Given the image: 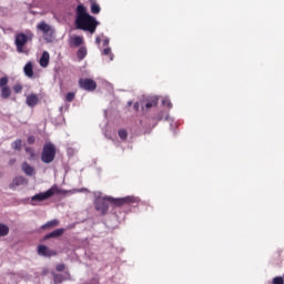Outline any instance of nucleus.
<instances>
[{
	"instance_id": "ddd939ff",
	"label": "nucleus",
	"mask_w": 284,
	"mask_h": 284,
	"mask_svg": "<svg viewBox=\"0 0 284 284\" xmlns=\"http://www.w3.org/2000/svg\"><path fill=\"white\" fill-rule=\"evenodd\" d=\"M41 68H48L50 65V53L48 51H43L40 58Z\"/></svg>"
},
{
	"instance_id": "e433bc0d",
	"label": "nucleus",
	"mask_w": 284,
	"mask_h": 284,
	"mask_svg": "<svg viewBox=\"0 0 284 284\" xmlns=\"http://www.w3.org/2000/svg\"><path fill=\"white\" fill-rule=\"evenodd\" d=\"M16 163H17V160H14V159L9 161L10 165H14Z\"/></svg>"
},
{
	"instance_id": "4c0bfd02",
	"label": "nucleus",
	"mask_w": 284,
	"mask_h": 284,
	"mask_svg": "<svg viewBox=\"0 0 284 284\" xmlns=\"http://www.w3.org/2000/svg\"><path fill=\"white\" fill-rule=\"evenodd\" d=\"M77 192H88V189H81V190H78Z\"/></svg>"
},
{
	"instance_id": "2f4dec72",
	"label": "nucleus",
	"mask_w": 284,
	"mask_h": 284,
	"mask_svg": "<svg viewBox=\"0 0 284 284\" xmlns=\"http://www.w3.org/2000/svg\"><path fill=\"white\" fill-rule=\"evenodd\" d=\"M36 141H37V138H34V135H31L27 139V142L29 145H34Z\"/></svg>"
},
{
	"instance_id": "1a4fd4ad",
	"label": "nucleus",
	"mask_w": 284,
	"mask_h": 284,
	"mask_svg": "<svg viewBox=\"0 0 284 284\" xmlns=\"http://www.w3.org/2000/svg\"><path fill=\"white\" fill-rule=\"evenodd\" d=\"M39 94L30 93L29 95H27L26 104L28 105V108H37V105H39Z\"/></svg>"
},
{
	"instance_id": "9d476101",
	"label": "nucleus",
	"mask_w": 284,
	"mask_h": 284,
	"mask_svg": "<svg viewBox=\"0 0 284 284\" xmlns=\"http://www.w3.org/2000/svg\"><path fill=\"white\" fill-rule=\"evenodd\" d=\"M19 185H28V180L24 176H17L13 179L9 187L14 190V187H19Z\"/></svg>"
},
{
	"instance_id": "39448f33",
	"label": "nucleus",
	"mask_w": 284,
	"mask_h": 284,
	"mask_svg": "<svg viewBox=\"0 0 284 284\" xmlns=\"http://www.w3.org/2000/svg\"><path fill=\"white\" fill-rule=\"evenodd\" d=\"M108 201L110 203H113V205H115L116 207H121L122 205H130V203H139V197L134 196V195H128L125 197H108Z\"/></svg>"
},
{
	"instance_id": "c9c22d12",
	"label": "nucleus",
	"mask_w": 284,
	"mask_h": 284,
	"mask_svg": "<svg viewBox=\"0 0 284 284\" xmlns=\"http://www.w3.org/2000/svg\"><path fill=\"white\" fill-rule=\"evenodd\" d=\"M95 43H97L98 45H100V44H101V38L98 37V38L95 39Z\"/></svg>"
},
{
	"instance_id": "7ed1b4c3",
	"label": "nucleus",
	"mask_w": 284,
	"mask_h": 284,
	"mask_svg": "<svg viewBox=\"0 0 284 284\" xmlns=\"http://www.w3.org/2000/svg\"><path fill=\"white\" fill-rule=\"evenodd\" d=\"M59 192V187L57 185L51 186L49 190L42 193H38L31 197V205H37V203H41L43 201H48V199H52Z\"/></svg>"
},
{
	"instance_id": "72a5a7b5",
	"label": "nucleus",
	"mask_w": 284,
	"mask_h": 284,
	"mask_svg": "<svg viewBox=\"0 0 284 284\" xmlns=\"http://www.w3.org/2000/svg\"><path fill=\"white\" fill-rule=\"evenodd\" d=\"M57 272H63L65 270V264H58L55 266Z\"/></svg>"
},
{
	"instance_id": "58836bf2",
	"label": "nucleus",
	"mask_w": 284,
	"mask_h": 284,
	"mask_svg": "<svg viewBox=\"0 0 284 284\" xmlns=\"http://www.w3.org/2000/svg\"><path fill=\"white\" fill-rule=\"evenodd\" d=\"M134 109L139 110V103L138 102L134 104Z\"/></svg>"
},
{
	"instance_id": "6ab92c4d",
	"label": "nucleus",
	"mask_w": 284,
	"mask_h": 284,
	"mask_svg": "<svg viewBox=\"0 0 284 284\" xmlns=\"http://www.w3.org/2000/svg\"><path fill=\"white\" fill-rule=\"evenodd\" d=\"M11 94H12V91L10 90V87H3L1 89V99H10Z\"/></svg>"
},
{
	"instance_id": "f8f14e48",
	"label": "nucleus",
	"mask_w": 284,
	"mask_h": 284,
	"mask_svg": "<svg viewBox=\"0 0 284 284\" xmlns=\"http://www.w3.org/2000/svg\"><path fill=\"white\" fill-rule=\"evenodd\" d=\"M22 172H24L27 176H34L37 174V171H34L33 166L28 162L22 163Z\"/></svg>"
},
{
	"instance_id": "9b49d317",
	"label": "nucleus",
	"mask_w": 284,
	"mask_h": 284,
	"mask_svg": "<svg viewBox=\"0 0 284 284\" xmlns=\"http://www.w3.org/2000/svg\"><path fill=\"white\" fill-rule=\"evenodd\" d=\"M69 45L72 48H79L80 45H83V37L81 36H72L69 39Z\"/></svg>"
},
{
	"instance_id": "f704fd0d",
	"label": "nucleus",
	"mask_w": 284,
	"mask_h": 284,
	"mask_svg": "<svg viewBox=\"0 0 284 284\" xmlns=\"http://www.w3.org/2000/svg\"><path fill=\"white\" fill-rule=\"evenodd\" d=\"M110 44V39H104L103 40V45H109Z\"/></svg>"
},
{
	"instance_id": "4be33fe9",
	"label": "nucleus",
	"mask_w": 284,
	"mask_h": 284,
	"mask_svg": "<svg viewBox=\"0 0 284 284\" xmlns=\"http://www.w3.org/2000/svg\"><path fill=\"white\" fill-rule=\"evenodd\" d=\"M8 234H10V227L6 224H0V237L8 236Z\"/></svg>"
},
{
	"instance_id": "f03ea898",
	"label": "nucleus",
	"mask_w": 284,
	"mask_h": 284,
	"mask_svg": "<svg viewBox=\"0 0 284 284\" xmlns=\"http://www.w3.org/2000/svg\"><path fill=\"white\" fill-rule=\"evenodd\" d=\"M33 37L34 34H32V32H29L28 34L23 32L16 34L14 45L19 54L26 53V49L23 48L29 41H32Z\"/></svg>"
},
{
	"instance_id": "412c9836",
	"label": "nucleus",
	"mask_w": 284,
	"mask_h": 284,
	"mask_svg": "<svg viewBox=\"0 0 284 284\" xmlns=\"http://www.w3.org/2000/svg\"><path fill=\"white\" fill-rule=\"evenodd\" d=\"M57 225H59V220H51L49 222H47L44 225H42V230H47L50 227H57Z\"/></svg>"
},
{
	"instance_id": "cd10ccee",
	"label": "nucleus",
	"mask_w": 284,
	"mask_h": 284,
	"mask_svg": "<svg viewBox=\"0 0 284 284\" xmlns=\"http://www.w3.org/2000/svg\"><path fill=\"white\" fill-rule=\"evenodd\" d=\"M22 90H23V85H21V83L13 85V91L16 92V94H20Z\"/></svg>"
},
{
	"instance_id": "c85d7f7f",
	"label": "nucleus",
	"mask_w": 284,
	"mask_h": 284,
	"mask_svg": "<svg viewBox=\"0 0 284 284\" xmlns=\"http://www.w3.org/2000/svg\"><path fill=\"white\" fill-rule=\"evenodd\" d=\"M21 143H22V141L20 139L16 140L13 142V150L20 151L21 150Z\"/></svg>"
},
{
	"instance_id": "dca6fc26",
	"label": "nucleus",
	"mask_w": 284,
	"mask_h": 284,
	"mask_svg": "<svg viewBox=\"0 0 284 284\" xmlns=\"http://www.w3.org/2000/svg\"><path fill=\"white\" fill-rule=\"evenodd\" d=\"M38 254L39 256H52V251L48 248L45 245L38 246Z\"/></svg>"
},
{
	"instance_id": "2eb2a0df",
	"label": "nucleus",
	"mask_w": 284,
	"mask_h": 284,
	"mask_svg": "<svg viewBox=\"0 0 284 284\" xmlns=\"http://www.w3.org/2000/svg\"><path fill=\"white\" fill-rule=\"evenodd\" d=\"M63 232H65V229H57L52 231L51 233L47 234L44 236L45 240L48 239H59V236H63Z\"/></svg>"
},
{
	"instance_id": "0eeeda50",
	"label": "nucleus",
	"mask_w": 284,
	"mask_h": 284,
	"mask_svg": "<svg viewBox=\"0 0 284 284\" xmlns=\"http://www.w3.org/2000/svg\"><path fill=\"white\" fill-rule=\"evenodd\" d=\"M110 196L105 197H97L94 201L95 210L97 212H100V214L105 215L108 214L109 205H108V199Z\"/></svg>"
},
{
	"instance_id": "f257e3e1",
	"label": "nucleus",
	"mask_w": 284,
	"mask_h": 284,
	"mask_svg": "<svg viewBox=\"0 0 284 284\" xmlns=\"http://www.w3.org/2000/svg\"><path fill=\"white\" fill-rule=\"evenodd\" d=\"M77 18H75V26L78 30H84V32H90V34H94L97 32V27L99 26V21L97 18L90 16L85 6L79 4L77 7Z\"/></svg>"
},
{
	"instance_id": "f3484780",
	"label": "nucleus",
	"mask_w": 284,
	"mask_h": 284,
	"mask_svg": "<svg viewBox=\"0 0 284 284\" xmlns=\"http://www.w3.org/2000/svg\"><path fill=\"white\" fill-rule=\"evenodd\" d=\"M26 77L32 78L34 75V70L32 68V62H28L23 68Z\"/></svg>"
},
{
	"instance_id": "5701e85b",
	"label": "nucleus",
	"mask_w": 284,
	"mask_h": 284,
	"mask_svg": "<svg viewBox=\"0 0 284 284\" xmlns=\"http://www.w3.org/2000/svg\"><path fill=\"white\" fill-rule=\"evenodd\" d=\"M63 281H65V278H63V275L53 274V283L54 284H61V283H63Z\"/></svg>"
},
{
	"instance_id": "423d86ee",
	"label": "nucleus",
	"mask_w": 284,
	"mask_h": 284,
	"mask_svg": "<svg viewBox=\"0 0 284 284\" xmlns=\"http://www.w3.org/2000/svg\"><path fill=\"white\" fill-rule=\"evenodd\" d=\"M38 30H40V32H42L45 41H48V43H51V41H53L54 39V29L52 27H50V24L45 23V22H40L37 26Z\"/></svg>"
},
{
	"instance_id": "393cba45",
	"label": "nucleus",
	"mask_w": 284,
	"mask_h": 284,
	"mask_svg": "<svg viewBox=\"0 0 284 284\" xmlns=\"http://www.w3.org/2000/svg\"><path fill=\"white\" fill-rule=\"evenodd\" d=\"M102 54H104L105 57L110 55V61L114 60V54H112V49H110V48H105L103 50Z\"/></svg>"
},
{
	"instance_id": "b1692460",
	"label": "nucleus",
	"mask_w": 284,
	"mask_h": 284,
	"mask_svg": "<svg viewBox=\"0 0 284 284\" xmlns=\"http://www.w3.org/2000/svg\"><path fill=\"white\" fill-rule=\"evenodd\" d=\"M26 152L27 154H29V161H32V159H34V156H37V154L34 153V149L28 146L26 148Z\"/></svg>"
},
{
	"instance_id": "c756f323",
	"label": "nucleus",
	"mask_w": 284,
	"mask_h": 284,
	"mask_svg": "<svg viewBox=\"0 0 284 284\" xmlns=\"http://www.w3.org/2000/svg\"><path fill=\"white\" fill-rule=\"evenodd\" d=\"M162 105H166V108L171 109L172 108V102L170 101V99L164 98L162 100Z\"/></svg>"
},
{
	"instance_id": "aec40b11",
	"label": "nucleus",
	"mask_w": 284,
	"mask_h": 284,
	"mask_svg": "<svg viewBox=\"0 0 284 284\" xmlns=\"http://www.w3.org/2000/svg\"><path fill=\"white\" fill-rule=\"evenodd\" d=\"M91 12L92 14H99L101 12V7L94 0L91 1Z\"/></svg>"
},
{
	"instance_id": "7c9ffc66",
	"label": "nucleus",
	"mask_w": 284,
	"mask_h": 284,
	"mask_svg": "<svg viewBox=\"0 0 284 284\" xmlns=\"http://www.w3.org/2000/svg\"><path fill=\"white\" fill-rule=\"evenodd\" d=\"M65 100L71 103V101H74V92L67 93Z\"/></svg>"
},
{
	"instance_id": "4468645a",
	"label": "nucleus",
	"mask_w": 284,
	"mask_h": 284,
	"mask_svg": "<svg viewBox=\"0 0 284 284\" xmlns=\"http://www.w3.org/2000/svg\"><path fill=\"white\" fill-rule=\"evenodd\" d=\"M159 104V98L152 97L148 100V102H141L142 108H146V110H150V108H154V105Z\"/></svg>"
},
{
	"instance_id": "20e7f679",
	"label": "nucleus",
	"mask_w": 284,
	"mask_h": 284,
	"mask_svg": "<svg viewBox=\"0 0 284 284\" xmlns=\"http://www.w3.org/2000/svg\"><path fill=\"white\" fill-rule=\"evenodd\" d=\"M57 156V148L52 143H45L42 149L41 161L42 163H52Z\"/></svg>"
},
{
	"instance_id": "473e14b6",
	"label": "nucleus",
	"mask_w": 284,
	"mask_h": 284,
	"mask_svg": "<svg viewBox=\"0 0 284 284\" xmlns=\"http://www.w3.org/2000/svg\"><path fill=\"white\" fill-rule=\"evenodd\" d=\"M273 284H284V280L281 276L273 278Z\"/></svg>"
},
{
	"instance_id": "a878e982",
	"label": "nucleus",
	"mask_w": 284,
	"mask_h": 284,
	"mask_svg": "<svg viewBox=\"0 0 284 284\" xmlns=\"http://www.w3.org/2000/svg\"><path fill=\"white\" fill-rule=\"evenodd\" d=\"M120 139H122V141H125V139H128V131H125V129H121L118 132Z\"/></svg>"
},
{
	"instance_id": "bb28decb",
	"label": "nucleus",
	"mask_w": 284,
	"mask_h": 284,
	"mask_svg": "<svg viewBox=\"0 0 284 284\" xmlns=\"http://www.w3.org/2000/svg\"><path fill=\"white\" fill-rule=\"evenodd\" d=\"M0 88H8V77H3L0 79Z\"/></svg>"
},
{
	"instance_id": "6e6552de",
	"label": "nucleus",
	"mask_w": 284,
	"mask_h": 284,
	"mask_svg": "<svg viewBox=\"0 0 284 284\" xmlns=\"http://www.w3.org/2000/svg\"><path fill=\"white\" fill-rule=\"evenodd\" d=\"M79 87L87 92H94L97 90V82L92 79H80Z\"/></svg>"
},
{
	"instance_id": "a211bd4d",
	"label": "nucleus",
	"mask_w": 284,
	"mask_h": 284,
	"mask_svg": "<svg viewBox=\"0 0 284 284\" xmlns=\"http://www.w3.org/2000/svg\"><path fill=\"white\" fill-rule=\"evenodd\" d=\"M77 57H78V59H80V61H83V59H85V57H88V49H85L84 47H81L78 50Z\"/></svg>"
}]
</instances>
